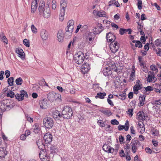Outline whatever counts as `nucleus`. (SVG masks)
I'll use <instances>...</instances> for the list:
<instances>
[{"label":"nucleus","instance_id":"1","mask_svg":"<svg viewBox=\"0 0 161 161\" xmlns=\"http://www.w3.org/2000/svg\"><path fill=\"white\" fill-rule=\"evenodd\" d=\"M47 146L43 144V143L39 146V148L42 150L39 153V157L42 161H49L50 159V156L47 154L46 147Z\"/></svg>","mask_w":161,"mask_h":161},{"label":"nucleus","instance_id":"2","mask_svg":"<svg viewBox=\"0 0 161 161\" xmlns=\"http://www.w3.org/2000/svg\"><path fill=\"white\" fill-rule=\"evenodd\" d=\"M63 118L65 119H70L73 114L72 109L69 106L64 107L62 111Z\"/></svg>","mask_w":161,"mask_h":161},{"label":"nucleus","instance_id":"3","mask_svg":"<svg viewBox=\"0 0 161 161\" xmlns=\"http://www.w3.org/2000/svg\"><path fill=\"white\" fill-rule=\"evenodd\" d=\"M74 58L75 62L79 65L84 60L85 56L82 52L79 51L75 55Z\"/></svg>","mask_w":161,"mask_h":161},{"label":"nucleus","instance_id":"4","mask_svg":"<svg viewBox=\"0 0 161 161\" xmlns=\"http://www.w3.org/2000/svg\"><path fill=\"white\" fill-rule=\"evenodd\" d=\"M68 1L65 2H60V6L61 8L60 11V14L59 15V19L61 21H63L64 19V16L65 15V9L67 5Z\"/></svg>","mask_w":161,"mask_h":161},{"label":"nucleus","instance_id":"5","mask_svg":"<svg viewBox=\"0 0 161 161\" xmlns=\"http://www.w3.org/2000/svg\"><path fill=\"white\" fill-rule=\"evenodd\" d=\"M43 124L46 128L49 129L52 128L54 122L52 118L46 117L43 119Z\"/></svg>","mask_w":161,"mask_h":161},{"label":"nucleus","instance_id":"6","mask_svg":"<svg viewBox=\"0 0 161 161\" xmlns=\"http://www.w3.org/2000/svg\"><path fill=\"white\" fill-rule=\"evenodd\" d=\"M130 144L132 147L131 150L133 153L136 152L137 148L141 145L140 142L136 138L132 139Z\"/></svg>","mask_w":161,"mask_h":161},{"label":"nucleus","instance_id":"7","mask_svg":"<svg viewBox=\"0 0 161 161\" xmlns=\"http://www.w3.org/2000/svg\"><path fill=\"white\" fill-rule=\"evenodd\" d=\"M83 38L87 42L91 43L94 40V34L92 32H86L84 35Z\"/></svg>","mask_w":161,"mask_h":161},{"label":"nucleus","instance_id":"8","mask_svg":"<svg viewBox=\"0 0 161 161\" xmlns=\"http://www.w3.org/2000/svg\"><path fill=\"white\" fill-rule=\"evenodd\" d=\"M47 147L46 151L47 154H49V153L51 154L56 153L58 150L56 146L50 144L47 145Z\"/></svg>","mask_w":161,"mask_h":161},{"label":"nucleus","instance_id":"9","mask_svg":"<svg viewBox=\"0 0 161 161\" xmlns=\"http://www.w3.org/2000/svg\"><path fill=\"white\" fill-rule=\"evenodd\" d=\"M90 64L89 62H86L82 65L81 68V71L83 74H85L90 69Z\"/></svg>","mask_w":161,"mask_h":161},{"label":"nucleus","instance_id":"10","mask_svg":"<svg viewBox=\"0 0 161 161\" xmlns=\"http://www.w3.org/2000/svg\"><path fill=\"white\" fill-rule=\"evenodd\" d=\"M114 42H111L110 47L111 51L113 53H116L119 48V44L117 42L114 43Z\"/></svg>","mask_w":161,"mask_h":161},{"label":"nucleus","instance_id":"11","mask_svg":"<svg viewBox=\"0 0 161 161\" xmlns=\"http://www.w3.org/2000/svg\"><path fill=\"white\" fill-rule=\"evenodd\" d=\"M52 135L49 132L47 133L44 135L43 139L46 144H50L52 141Z\"/></svg>","mask_w":161,"mask_h":161},{"label":"nucleus","instance_id":"12","mask_svg":"<svg viewBox=\"0 0 161 161\" xmlns=\"http://www.w3.org/2000/svg\"><path fill=\"white\" fill-rule=\"evenodd\" d=\"M106 38L108 42H115L116 39V36L111 32L106 34Z\"/></svg>","mask_w":161,"mask_h":161},{"label":"nucleus","instance_id":"13","mask_svg":"<svg viewBox=\"0 0 161 161\" xmlns=\"http://www.w3.org/2000/svg\"><path fill=\"white\" fill-rule=\"evenodd\" d=\"M40 107L42 108H46L49 106L48 102L46 99H43L39 101Z\"/></svg>","mask_w":161,"mask_h":161},{"label":"nucleus","instance_id":"14","mask_svg":"<svg viewBox=\"0 0 161 161\" xmlns=\"http://www.w3.org/2000/svg\"><path fill=\"white\" fill-rule=\"evenodd\" d=\"M43 15L45 18H47L50 15V9L49 7L46 6L42 12Z\"/></svg>","mask_w":161,"mask_h":161},{"label":"nucleus","instance_id":"15","mask_svg":"<svg viewBox=\"0 0 161 161\" xmlns=\"http://www.w3.org/2000/svg\"><path fill=\"white\" fill-rule=\"evenodd\" d=\"M41 37L44 40H46L48 37V32L45 29H42L41 31Z\"/></svg>","mask_w":161,"mask_h":161},{"label":"nucleus","instance_id":"16","mask_svg":"<svg viewBox=\"0 0 161 161\" xmlns=\"http://www.w3.org/2000/svg\"><path fill=\"white\" fill-rule=\"evenodd\" d=\"M8 99L5 100L0 102V109L1 112H4L6 111V104L8 103Z\"/></svg>","mask_w":161,"mask_h":161},{"label":"nucleus","instance_id":"17","mask_svg":"<svg viewBox=\"0 0 161 161\" xmlns=\"http://www.w3.org/2000/svg\"><path fill=\"white\" fill-rule=\"evenodd\" d=\"M74 21L73 20H70L68 21L67 23V26L66 28L70 29V31H73L74 28Z\"/></svg>","mask_w":161,"mask_h":161},{"label":"nucleus","instance_id":"18","mask_svg":"<svg viewBox=\"0 0 161 161\" xmlns=\"http://www.w3.org/2000/svg\"><path fill=\"white\" fill-rule=\"evenodd\" d=\"M145 118L144 113L142 111H140L136 114V119L142 120V121L145 120Z\"/></svg>","mask_w":161,"mask_h":161},{"label":"nucleus","instance_id":"19","mask_svg":"<svg viewBox=\"0 0 161 161\" xmlns=\"http://www.w3.org/2000/svg\"><path fill=\"white\" fill-rule=\"evenodd\" d=\"M103 73L105 76H108L111 75L112 73L111 70L108 67L103 68Z\"/></svg>","mask_w":161,"mask_h":161},{"label":"nucleus","instance_id":"20","mask_svg":"<svg viewBox=\"0 0 161 161\" xmlns=\"http://www.w3.org/2000/svg\"><path fill=\"white\" fill-rule=\"evenodd\" d=\"M127 32H128L129 34H131L132 32L131 29H125L123 28H121L119 30V34L121 35H123L124 34L126 33Z\"/></svg>","mask_w":161,"mask_h":161},{"label":"nucleus","instance_id":"21","mask_svg":"<svg viewBox=\"0 0 161 161\" xmlns=\"http://www.w3.org/2000/svg\"><path fill=\"white\" fill-rule=\"evenodd\" d=\"M7 154V151L4 147H0V157L4 158Z\"/></svg>","mask_w":161,"mask_h":161},{"label":"nucleus","instance_id":"22","mask_svg":"<svg viewBox=\"0 0 161 161\" xmlns=\"http://www.w3.org/2000/svg\"><path fill=\"white\" fill-rule=\"evenodd\" d=\"M55 92H49L47 95V98L50 102H53L54 99Z\"/></svg>","mask_w":161,"mask_h":161},{"label":"nucleus","instance_id":"23","mask_svg":"<svg viewBox=\"0 0 161 161\" xmlns=\"http://www.w3.org/2000/svg\"><path fill=\"white\" fill-rule=\"evenodd\" d=\"M110 65L108 67H109L110 70L112 69L117 72H119V71H118L119 68L116 66L115 63H111Z\"/></svg>","mask_w":161,"mask_h":161},{"label":"nucleus","instance_id":"24","mask_svg":"<svg viewBox=\"0 0 161 161\" xmlns=\"http://www.w3.org/2000/svg\"><path fill=\"white\" fill-rule=\"evenodd\" d=\"M20 92H21V95H22V96L20 98H18L19 99V101H21L23 100L24 99V96L26 97H28V95L27 94V92L24 90H22L20 91Z\"/></svg>","mask_w":161,"mask_h":161},{"label":"nucleus","instance_id":"25","mask_svg":"<svg viewBox=\"0 0 161 161\" xmlns=\"http://www.w3.org/2000/svg\"><path fill=\"white\" fill-rule=\"evenodd\" d=\"M146 97V96L144 95H140L139 97V100L140 101L139 104H140V106H143L144 104V102L145 99Z\"/></svg>","mask_w":161,"mask_h":161},{"label":"nucleus","instance_id":"26","mask_svg":"<svg viewBox=\"0 0 161 161\" xmlns=\"http://www.w3.org/2000/svg\"><path fill=\"white\" fill-rule=\"evenodd\" d=\"M57 36L58 38V40L59 42H62L63 40L64 36L63 33L62 31H59L58 33Z\"/></svg>","mask_w":161,"mask_h":161},{"label":"nucleus","instance_id":"27","mask_svg":"<svg viewBox=\"0 0 161 161\" xmlns=\"http://www.w3.org/2000/svg\"><path fill=\"white\" fill-rule=\"evenodd\" d=\"M106 96V93L105 92H100L97 93V95L95 96V97L96 98H99L101 99H103Z\"/></svg>","mask_w":161,"mask_h":161},{"label":"nucleus","instance_id":"28","mask_svg":"<svg viewBox=\"0 0 161 161\" xmlns=\"http://www.w3.org/2000/svg\"><path fill=\"white\" fill-rule=\"evenodd\" d=\"M66 32L64 35V37L66 38H69L71 36V33L73 31H70V29H68V28H65Z\"/></svg>","mask_w":161,"mask_h":161},{"label":"nucleus","instance_id":"29","mask_svg":"<svg viewBox=\"0 0 161 161\" xmlns=\"http://www.w3.org/2000/svg\"><path fill=\"white\" fill-rule=\"evenodd\" d=\"M45 7V3L43 1L42 3H40L39 4L38 10L40 14L42 13Z\"/></svg>","mask_w":161,"mask_h":161},{"label":"nucleus","instance_id":"30","mask_svg":"<svg viewBox=\"0 0 161 161\" xmlns=\"http://www.w3.org/2000/svg\"><path fill=\"white\" fill-rule=\"evenodd\" d=\"M8 92L6 93L7 97H10L11 98H13L15 96V94L14 92L12 91H11L10 89H9Z\"/></svg>","mask_w":161,"mask_h":161},{"label":"nucleus","instance_id":"31","mask_svg":"<svg viewBox=\"0 0 161 161\" xmlns=\"http://www.w3.org/2000/svg\"><path fill=\"white\" fill-rule=\"evenodd\" d=\"M14 107V105L12 104H10V101L8 100V103L7 104H6L5 109L6 111L9 110L11 108Z\"/></svg>","mask_w":161,"mask_h":161},{"label":"nucleus","instance_id":"32","mask_svg":"<svg viewBox=\"0 0 161 161\" xmlns=\"http://www.w3.org/2000/svg\"><path fill=\"white\" fill-rule=\"evenodd\" d=\"M7 82L9 86H12L13 85V83L14 82V78L12 77H10L8 79Z\"/></svg>","mask_w":161,"mask_h":161},{"label":"nucleus","instance_id":"33","mask_svg":"<svg viewBox=\"0 0 161 161\" xmlns=\"http://www.w3.org/2000/svg\"><path fill=\"white\" fill-rule=\"evenodd\" d=\"M16 52L19 54L21 57H24V53L22 49H18L16 50Z\"/></svg>","mask_w":161,"mask_h":161},{"label":"nucleus","instance_id":"34","mask_svg":"<svg viewBox=\"0 0 161 161\" xmlns=\"http://www.w3.org/2000/svg\"><path fill=\"white\" fill-rule=\"evenodd\" d=\"M101 112L103 114L105 115H107L108 116H110L112 114V113L110 111V110H102L101 111Z\"/></svg>","mask_w":161,"mask_h":161},{"label":"nucleus","instance_id":"35","mask_svg":"<svg viewBox=\"0 0 161 161\" xmlns=\"http://www.w3.org/2000/svg\"><path fill=\"white\" fill-rule=\"evenodd\" d=\"M150 69L153 71H154L155 73H156L158 72V69L156 66L154 65H152L150 66Z\"/></svg>","mask_w":161,"mask_h":161},{"label":"nucleus","instance_id":"36","mask_svg":"<svg viewBox=\"0 0 161 161\" xmlns=\"http://www.w3.org/2000/svg\"><path fill=\"white\" fill-rule=\"evenodd\" d=\"M23 81V80L21 77H19L16 79L15 80V82L16 84L18 85H20L22 84Z\"/></svg>","mask_w":161,"mask_h":161},{"label":"nucleus","instance_id":"37","mask_svg":"<svg viewBox=\"0 0 161 161\" xmlns=\"http://www.w3.org/2000/svg\"><path fill=\"white\" fill-rule=\"evenodd\" d=\"M94 32L93 33L95 34H98L100 33L103 31V29H102L101 30H100L99 29H97L96 27H95L94 29Z\"/></svg>","mask_w":161,"mask_h":161},{"label":"nucleus","instance_id":"38","mask_svg":"<svg viewBox=\"0 0 161 161\" xmlns=\"http://www.w3.org/2000/svg\"><path fill=\"white\" fill-rule=\"evenodd\" d=\"M110 147V146L108 144H105L103 145V150L105 152H107L108 150V148Z\"/></svg>","mask_w":161,"mask_h":161},{"label":"nucleus","instance_id":"39","mask_svg":"<svg viewBox=\"0 0 161 161\" xmlns=\"http://www.w3.org/2000/svg\"><path fill=\"white\" fill-rule=\"evenodd\" d=\"M24 44L27 47H30V42L27 39H25L23 40Z\"/></svg>","mask_w":161,"mask_h":161},{"label":"nucleus","instance_id":"40","mask_svg":"<svg viewBox=\"0 0 161 161\" xmlns=\"http://www.w3.org/2000/svg\"><path fill=\"white\" fill-rule=\"evenodd\" d=\"M57 89L61 92H63L64 93H66L67 91L65 89H63L62 87L61 86H58L57 87Z\"/></svg>","mask_w":161,"mask_h":161},{"label":"nucleus","instance_id":"41","mask_svg":"<svg viewBox=\"0 0 161 161\" xmlns=\"http://www.w3.org/2000/svg\"><path fill=\"white\" fill-rule=\"evenodd\" d=\"M161 40L159 39H156L155 41V45L157 47H161Z\"/></svg>","mask_w":161,"mask_h":161},{"label":"nucleus","instance_id":"42","mask_svg":"<svg viewBox=\"0 0 161 161\" xmlns=\"http://www.w3.org/2000/svg\"><path fill=\"white\" fill-rule=\"evenodd\" d=\"M127 114L129 115L130 117L132 116L133 114V108H129L128 111H126Z\"/></svg>","mask_w":161,"mask_h":161},{"label":"nucleus","instance_id":"43","mask_svg":"<svg viewBox=\"0 0 161 161\" xmlns=\"http://www.w3.org/2000/svg\"><path fill=\"white\" fill-rule=\"evenodd\" d=\"M124 126L125 131H128L129 128V123L128 120L126 121Z\"/></svg>","mask_w":161,"mask_h":161},{"label":"nucleus","instance_id":"44","mask_svg":"<svg viewBox=\"0 0 161 161\" xmlns=\"http://www.w3.org/2000/svg\"><path fill=\"white\" fill-rule=\"evenodd\" d=\"M40 127L38 125H35L33 131L36 133H38L39 132Z\"/></svg>","mask_w":161,"mask_h":161},{"label":"nucleus","instance_id":"45","mask_svg":"<svg viewBox=\"0 0 161 161\" xmlns=\"http://www.w3.org/2000/svg\"><path fill=\"white\" fill-rule=\"evenodd\" d=\"M137 7L139 9L141 10L142 8V2L141 0H137Z\"/></svg>","mask_w":161,"mask_h":161},{"label":"nucleus","instance_id":"46","mask_svg":"<svg viewBox=\"0 0 161 161\" xmlns=\"http://www.w3.org/2000/svg\"><path fill=\"white\" fill-rule=\"evenodd\" d=\"M151 131L152 132V134L154 136H158L159 134L158 131L157 130L153 128L152 130Z\"/></svg>","mask_w":161,"mask_h":161},{"label":"nucleus","instance_id":"47","mask_svg":"<svg viewBox=\"0 0 161 161\" xmlns=\"http://www.w3.org/2000/svg\"><path fill=\"white\" fill-rule=\"evenodd\" d=\"M142 85L141 83V85L136 84L133 86V89H135V87L136 89L141 90L142 88Z\"/></svg>","mask_w":161,"mask_h":161},{"label":"nucleus","instance_id":"48","mask_svg":"<svg viewBox=\"0 0 161 161\" xmlns=\"http://www.w3.org/2000/svg\"><path fill=\"white\" fill-rule=\"evenodd\" d=\"M142 46L143 45L142 43L140 41H137L135 44V47H136L141 48L142 47Z\"/></svg>","mask_w":161,"mask_h":161},{"label":"nucleus","instance_id":"49","mask_svg":"<svg viewBox=\"0 0 161 161\" xmlns=\"http://www.w3.org/2000/svg\"><path fill=\"white\" fill-rule=\"evenodd\" d=\"M99 87V84L98 83L94 84L93 85L92 88L95 91H97V89H98Z\"/></svg>","mask_w":161,"mask_h":161},{"label":"nucleus","instance_id":"50","mask_svg":"<svg viewBox=\"0 0 161 161\" xmlns=\"http://www.w3.org/2000/svg\"><path fill=\"white\" fill-rule=\"evenodd\" d=\"M146 92H150L153 90V88L152 86H148L146 87H145Z\"/></svg>","mask_w":161,"mask_h":161},{"label":"nucleus","instance_id":"51","mask_svg":"<svg viewBox=\"0 0 161 161\" xmlns=\"http://www.w3.org/2000/svg\"><path fill=\"white\" fill-rule=\"evenodd\" d=\"M119 140L120 144H122L123 143H124L125 142L124 138L122 135H120L119 137Z\"/></svg>","mask_w":161,"mask_h":161},{"label":"nucleus","instance_id":"52","mask_svg":"<svg viewBox=\"0 0 161 161\" xmlns=\"http://www.w3.org/2000/svg\"><path fill=\"white\" fill-rule=\"evenodd\" d=\"M31 29L32 31L34 33H36L37 32V29L33 25H32L31 26Z\"/></svg>","mask_w":161,"mask_h":161},{"label":"nucleus","instance_id":"53","mask_svg":"<svg viewBox=\"0 0 161 161\" xmlns=\"http://www.w3.org/2000/svg\"><path fill=\"white\" fill-rule=\"evenodd\" d=\"M1 39H2V41L6 44H7L8 43V40L6 37L4 35H3L2 36V38Z\"/></svg>","mask_w":161,"mask_h":161},{"label":"nucleus","instance_id":"54","mask_svg":"<svg viewBox=\"0 0 161 161\" xmlns=\"http://www.w3.org/2000/svg\"><path fill=\"white\" fill-rule=\"evenodd\" d=\"M111 123L113 125H118L119 124V123L118 121L116 119H112L111 121Z\"/></svg>","mask_w":161,"mask_h":161},{"label":"nucleus","instance_id":"55","mask_svg":"<svg viewBox=\"0 0 161 161\" xmlns=\"http://www.w3.org/2000/svg\"><path fill=\"white\" fill-rule=\"evenodd\" d=\"M52 8L55 9L56 7V2L55 0H53L52 2Z\"/></svg>","mask_w":161,"mask_h":161},{"label":"nucleus","instance_id":"56","mask_svg":"<svg viewBox=\"0 0 161 161\" xmlns=\"http://www.w3.org/2000/svg\"><path fill=\"white\" fill-rule=\"evenodd\" d=\"M153 76L152 75H148L147 78V81L149 82H151L153 81Z\"/></svg>","mask_w":161,"mask_h":161},{"label":"nucleus","instance_id":"57","mask_svg":"<svg viewBox=\"0 0 161 161\" xmlns=\"http://www.w3.org/2000/svg\"><path fill=\"white\" fill-rule=\"evenodd\" d=\"M54 95V101L57 100V99H60L61 98V95L58 94H56L55 92Z\"/></svg>","mask_w":161,"mask_h":161},{"label":"nucleus","instance_id":"58","mask_svg":"<svg viewBox=\"0 0 161 161\" xmlns=\"http://www.w3.org/2000/svg\"><path fill=\"white\" fill-rule=\"evenodd\" d=\"M113 2V4L116 7H118L120 6V4L118 2L115 0H113L112 1Z\"/></svg>","mask_w":161,"mask_h":161},{"label":"nucleus","instance_id":"59","mask_svg":"<svg viewBox=\"0 0 161 161\" xmlns=\"http://www.w3.org/2000/svg\"><path fill=\"white\" fill-rule=\"evenodd\" d=\"M10 73L9 71L8 70H6L5 71V75H6V78H8L10 75Z\"/></svg>","mask_w":161,"mask_h":161},{"label":"nucleus","instance_id":"60","mask_svg":"<svg viewBox=\"0 0 161 161\" xmlns=\"http://www.w3.org/2000/svg\"><path fill=\"white\" fill-rule=\"evenodd\" d=\"M114 148L110 146V147L108 148V150L107 152L108 153H113L114 152Z\"/></svg>","mask_w":161,"mask_h":161},{"label":"nucleus","instance_id":"61","mask_svg":"<svg viewBox=\"0 0 161 161\" xmlns=\"http://www.w3.org/2000/svg\"><path fill=\"white\" fill-rule=\"evenodd\" d=\"M157 54L159 56H161V49L160 48H158L156 50Z\"/></svg>","mask_w":161,"mask_h":161},{"label":"nucleus","instance_id":"62","mask_svg":"<svg viewBox=\"0 0 161 161\" xmlns=\"http://www.w3.org/2000/svg\"><path fill=\"white\" fill-rule=\"evenodd\" d=\"M37 6H34L33 7H31V12L32 13H34L36 9Z\"/></svg>","mask_w":161,"mask_h":161},{"label":"nucleus","instance_id":"63","mask_svg":"<svg viewBox=\"0 0 161 161\" xmlns=\"http://www.w3.org/2000/svg\"><path fill=\"white\" fill-rule=\"evenodd\" d=\"M38 2L37 0H35L32 1L31 3V7H33L34 6H37Z\"/></svg>","mask_w":161,"mask_h":161},{"label":"nucleus","instance_id":"64","mask_svg":"<svg viewBox=\"0 0 161 161\" xmlns=\"http://www.w3.org/2000/svg\"><path fill=\"white\" fill-rule=\"evenodd\" d=\"M119 154H120V156L122 157H123L125 156V153L124 152V150L122 149L121 150L119 151Z\"/></svg>","mask_w":161,"mask_h":161}]
</instances>
